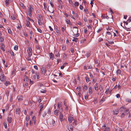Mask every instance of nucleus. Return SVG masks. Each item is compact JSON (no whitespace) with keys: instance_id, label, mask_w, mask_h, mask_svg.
Instances as JSON below:
<instances>
[{"instance_id":"54","label":"nucleus","mask_w":131,"mask_h":131,"mask_svg":"<svg viewBox=\"0 0 131 131\" xmlns=\"http://www.w3.org/2000/svg\"><path fill=\"white\" fill-rule=\"evenodd\" d=\"M62 32H64L65 31V29L63 27H62L61 28Z\"/></svg>"},{"instance_id":"57","label":"nucleus","mask_w":131,"mask_h":131,"mask_svg":"<svg viewBox=\"0 0 131 131\" xmlns=\"http://www.w3.org/2000/svg\"><path fill=\"white\" fill-rule=\"evenodd\" d=\"M79 8L80 9L82 10L83 9V7L81 5H80L79 6Z\"/></svg>"},{"instance_id":"25","label":"nucleus","mask_w":131,"mask_h":131,"mask_svg":"<svg viewBox=\"0 0 131 131\" xmlns=\"http://www.w3.org/2000/svg\"><path fill=\"white\" fill-rule=\"evenodd\" d=\"M16 72V70L15 69H14L12 71L11 74L12 75H15Z\"/></svg>"},{"instance_id":"37","label":"nucleus","mask_w":131,"mask_h":131,"mask_svg":"<svg viewBox=\"0 0 131 131\" xmlns=\"http://www.w3.org/2000/svg\"><path fill=\"white\" fill-rule=\"evenodd\" d=\"M103 89L102 86V85H100L99 87V89L100 91H101Z\"/></svg>"},{"instance_id":"13","label":"nucleus","mask_w":131,"mask_h":131,"mask_svg":"<svg viewBox=\"0 0 131 131\" xmlns=\"http://www.w3.org/2000/svg\"><path fill=\"white\" fill-rule=\"evenodd\" d=\"M5 47V46L3 43L1 44V48L2 50L3 51H5V50L4 49V48Z\"/></svg>"},{"instance_id":"1","label":"nucleus","mask_w":131,"mask_h":131,"mask_svg":"<svg viewBox=\"0 0 131 131\" xmlns=\"http://www.w3.org/2000/svg\"><path fill=\"white\" fill-rule=\"evenodd\" d=\"M28 8V14L30 17H31L32 16L31 13L34 11V8L30 5L29 6Z\"/></svg>"},{"instance_id":"51","label":"nucleus","mask_w":131,"mask_h":131,"mask_svg":"<svg viewBox=\"0 0 131 131\" xmlns=\"http://www.w3.org/2000/svg\"><path fill=\"white\" fill-rule=\"evenodd\" d=\"M108 42L110 44H112L114 43V42L113 41H108Z\"/></svg>"},{"instance_id":"17","label":"nucleus","mask_w":131,"mask_h":131,"mask_svg":"<svg viewBox=\"0 0 131 131\" xmlns=\"http://www.w3.org/2000/svg\"><path fill=\"white\" fill-rule=\"evenodd\" d=\"M41 71L42 74H45V73L46 72V70L45 68H42L41 69Z\"/></svg>"},{"instance_id":"46","label":"nucleus","mask_w":131,"mask_h":131,"mask_svg":"<svg viewBox=\"0 0 131 131\" xmlns=\"http://www.w3.org/2000/svg\"><path fill=\"white\" fill-rule=\"evenodd\" d=\"M51 111L50 108H49L48 109L47 113L49 115L50 114Z\"/></svg>"},{"instance_id":"14","label":"nucleus","mask_w":131,"mask_h":131,"mask_svg":"<svg viewBox=\"0 0 131 131\" xmlns=\"http://www.w3.org/2000/svg\"><path fill=\"white\" fill-rule=\"evenodd\" d=\"M16 114H19L21 112V111L20 110V109L19 108H17L16 109Z\"/></svg>"},{"instance_id":"47","label":"nucleus","mask_w":131,"mask_h":131,"mask_svg":"<svg viewBox=\"0 0 131 131\" xmlns=\"http://www.w3.org/2000/svg\"><path fill=\"white\" fill-rule=\"evenodd\" d=\"M93 102L94 103V104H96L97 103V100L96 99H95L94 100Z\"/></svg>"},{"instance_id":"34","label":"nucleus","mask_w":131,"mask_h":131,"mask_svg":"<svg viewBox=\"0 0 131 131\" xmlns=\"http://www.w3.org/2000/svg\"><path fill=\"white\" fill-rule=\"evenodd\" d=\"M8 33L9 34H10L11 35L12 34V31H11V30L10 29H8Z\"/></svg>"},{"instance_id":"62","label":"nucleus","mask_w":131,"mask_h":131,"mask_svg":"<svg viewBox=\"0 0 131 131\" xmlns=\"http://www.w3.org/2000/svg\"><path fill=\"white\" fill-rule=\"evenodd\" d=\"M129 109H127L126 111H125V112H126V113L127 114H128L129 112Z\"/></svg>"},{"instance_id":"19","label":"nucleus","mask_w":131,"mask_h":131,"mask_svg":"<svg viewBox=\"0 0 131 131\" xmlns=\"http://www.w3.org/2000/svg\"><path fill=\"white\" fill-rule=\"evenodd\" d=\"M98 84L96 83L95 84V86H94V89L95 90L97 91L98 90Z\"/></svg>"},{"instance_id":"45","label":"nucleus","mask_w":131,"mask_h":131,"mask_svg":"<svg viewBox=\"0 0 131 131\" xmlns=\"http://www.w3.org/2000/svg\"><path fill=\"white\" fill-rule=\"evenodd\" d=\"M6 94L7 96H8L9 94V92L8 90H7L6 93Z\"/></svg>"},{"instance_id":"31","label":"nucleus","mask_w":131,"mask_h":131,"mask_svg":"<svg viewBox=\"0 0 131 131\" xmlns=\"http://www.w3.org/2000/svg\"><path fill=\"white\" fill-rule=\"evenodd\" d=\"M10 0H5V2L6 6L8 5L9 4V1Z\"/></svg>"},{"instance_id":"5","label":"nucleus","mask_w":131,"mask_h":131,"mask_svg":"<svg viewBox=\"0 0 131 131\" xmlns=\"http://www.w3.org/2000/svg\"><path fill=\"white\" fill-rule=\"evenodd\" d=\"M63 111V110L61 108V109L60 110V111H59L60 112V115L59 116V119H63V116L62 113V112Z\"/></svg>"},{"instance_id":"50","label":"nucleus","mask_w":131,"mask_h":131,"mask_svg":"<svg viewBox=\"0 0 131 131\" xmlns=\"http://www.w3.org/2000/svg\"><path fill=\"white\" fill-rule=\"evenodd\" d=\"M0 41L1 42H2L4 40V38H3L2 37H0Z\"/></svg>"},{"instance_id":"48","label":"nucleus","mask_w":131,"mask_h":131,"mask_svg":"<svg viewBox=\"0 0 131 131\" xmlns=\"http://www.w3.org/2000/svg\"><path fill=\"white\" fill-rule=\"evenodd\" d=\"M97 81V80L95 79H92V82L93 83H95Z\"/></svg>"},{"instance_id":"38","label":"nucleus","mask_w":131,"mask_h":131,"mask_svg":"<svg viewBox=\"0 0 131 131\" xmlns=\"http://www.w3.org/2000/svg\"><path fill=\"white\" fill-rule=\"evenodd\" d=\"M85 55L87 57H88L90 56V53L88 52Z\"/></svg>"},{"instance_id":"52","label":"nucleus","mask_w":131,"mask_h":131,"mask_svg":"<svg viewBox=\"0 0 131 131\" xmlns=\"http://www.w3.org/2000/svg\"><path fill=\"white\" fill-rule=\"evenodd\" d=\"M46 91V90H42L40 91V92L42 93H45Z\"/></svg>"},{"instance_id":"49","label":"nucleus","mask_w":131,"mask_h":131,"mask_svg":"<svg viewBox=\"0 0 131 131\" xmlns=\"http://www.w3.org/2000/svg\"><path fill=\"white\" fill-rule=\"evenodd\" d=\"M47 115L46 113V112H44L42 115V116L43 117H45Z\"/></svg>"},{"instance_id":"2","label":"nucleus","mask_w":131,"mask_h":131,"mask_svg":"<svg viewBox=\"0 0 131 131\" xmlns=\"http://www.w3.org/2000/svg\"><path fill=\"white\" fill-rule=\"evenodd\" d=\"M50 4L51 6H52V7L51 8V10H49V7H48L47 9H48V11L51 13H53L54 12V10L53 8V7H54V5L51 2H50Z\"/></svg>"},{"instance_id":"16","label":"nucleus","mask_w":131,"mask_h":131,"mask_svg":"<svg viewBox=\"0 0 131 131\" xmlns=\"http://www.w3.org/2000/svg\"><path fill=\"white\" fill-rule=\"evenodd\" d=\"M126 109V108L122 106L120 108V111H124Z\"/></svg>"},{"instance_id":"3","label":"nucleus","mask_w":131,"mask_h":131,"mask_svg":"<svg viewBox=\"0 0 131 131\" xmlns=\"http://www.w3.org/2000/svg\"><path fill=\"white\" fill-rule=\"evenodd\" d=\"M42 20V17L41 16H39V18L38 19V23L39 25H41L42 24V23L41 22V21Z\"/></svg>"},{"instance_id":"30","label":"nucleus","mask_w":131,"mask_h":131,"mask_svg":"<svg viewBox=\"0 0 131 131\" xmlns=\"http://www.w3.org/2000/svg\"><path fill=\"white\" fill-rule=\"evenodd\" d=\"M121 71L120 69H118L116 71V73L117 74H121Z\"/></svg>"},{"instance_id":"8","label":"nucleus","mask_w":131,"mask_h":131,"mask_svg":"<svg viewBox=\"0 0 131 131\" xmlns=\"http://www.w3.org/2000/svg\"><path fill=\"white\" fill-rule=\"evenodd\" d=\"M89 93L90 95L92 93V89L91 86H90L89 88Z\"/></svg>"},{"instance_id":"59","label":"nucleus","mask_w":131,"mask_h":131,"mask_svg":"<svg viewBox=\"0 0 131 131\" xmlns=\"http://www.w3.org/2000/svg\"><path fill=\"white\" fill-rule=\"evenodd\" d=\"M42 110L40 109L39 111V113L38 115L40 116V115L41 114V112Z\"/></svg>"},{"instance_id":"60","label":"nucleus","mask_w":131,"mask_h":131,"mask_svg":"<svg viewBox=\"0 0 131 131\" xmlns=\"http://www.w3.org/2000/svg\"><path fill=\"white\" fill-rule=\"evenodd\" d=\"M125 115V114L124 113H122V114L121 116V117L123 118L124 117V116Z\"/></svg>"},{"instance_id":"61","label":"nucleus","mask_w":131,"mask_h":131,"mask_svg":"<svg viewBox=\"0 0 131 131\" xmlns=\"http://www.w3.org/2000/svg\"><path fill=\"white\" fill-rule=\"evenodd\" d=\"M28 53V56L29 57H30L32 55V52H29Z\"/></svg>"},{"instance_id":"26","label":"nucleus","mask_w":131,"mask_h":131,"mask_svg":"<svg viewBox=\"0 0 131 131\" xmlns=\"http://www.w3.org/2000/svg\"><path fill=\"white\" fill-rule=\"evenodd\" d=\"M58 111L57 110H55L54 111V114L57 115H58Z\"/></svg>"},{"instance_id":"27","label":"nucleus","mask_w":131,"mask_h":131,"mask_svg":"<svg viewBox=\"0 0 131 131\" xmlns=\"http://www.w3.org/2000/svg\"><path fill=\"white\" fill-rule=\"evenodd\" d=\"M27 23L26 24V26L28 27H29V25L30 24V22L29 21L27 20L26 21Z\"/></svg>"},{"instance_id":"18","label":"nucleus","mask_w":131,"mask_h":131,"mask_svg":"<svg viewBox=\"0 0 131 131\" xmlns=\"http://www.w3.org/2000/svg\"><path fill=\"white\" fill-rule=\"evenodd\" d=\"M102 18H103L104 19H108L109 18L108 17V16H106V15H102Z\"/></svg>"},{"instance_id":"44","label":"nucleus","mask_w":131,"mask_h":131,"mask_svg":"<svg viewBox=\"0 0 131 131\" xmlns=\"http://www.w3.org/2000/svg\"><path fill=\"white\" fill-rule=\"evenodd\" d=\"M103 40V39L102 38H99L98 41L99 42H100L102 41Z\"/></svg>"},{"instance_id":"24","label":"nucleus","mask_w":131,"mask_h":131,"mask_svg":"<svg viewBox=\"0 0 131 131\" xmlns=\"http://www.w3.org/2000/svg\"><path fill=\"white\" fill-rule=\"evenodd\" d=\"M27 51L28 53L32 52V50L30 47H29L28 48V50H27Z\"/></svg>"},{"instance_id":"55","label":"nucleus","mask_w":131,"mask_h":131,"mask_svg":"<svg viewBox=\"0 0 131 131\" xmlns=\"http://www.w3.org/2000/svg\"><path fill=\"white\" fill-rule=\"evenodd\" d=\"M36 77H37V79H39V76L38 75V74H37V72H36Z\"/></svg>"},{"instance_id":"41","label":"nucleus","mask_w":131,"mask_h":131,"mask_svg":"<svg viewBox=\"0 0 131 131\" xmlns=\"http://www.w3.org/2000/svg\"><path fill=\"white\" fill-rule=\"evenodd\" d=\"M10 84V82H9L8 81V82L6 81L5 83V84L6 86H7L8 84Z\"/></svg>"},{"instance_id":"42","label":"nucleus","mask_w":131,"mask_h":131,"mask_svg":"<svg viewBox=\"0 0 131 131\" xmlns=\"http://www.w3.org/2000/svg\"><path fill=\"white\" fill-rule=\"evenodd\" d=\"M74 5L75 6H78L79 5V3L77 2H75L74 3Z\"/></svg>"},{"instance_id":"23","label":"nucleus","mask_w":131,"mask_h":131,"mask_svg":"<svg viewBox=\"0 0 131 131\" xmlns=\"http://www.w3.org/2000/svg\"><path fill=\"white\" fill-rule=\"evenodd\" d=\"M85 79L86 81L87 82H88L90 81L89 78L88 77L86 76L85 77Z\"/></svg>"},{"instance_id":"36","label":"nucleus","mask_w":131,"mask_h":131,"mask_svg":"<svg viewBox=\"0 0 131 131\" xmlns=\"http://www.w3.org/2000/svg\"><path fill=\"white\" fill-rule=\"evenodd\" d=\"M18 46L17 45H16L14 47V49L15 50H17L18 49Z\"/></svg>"},{"instance_id":"39","label":"nucleus","mask_w":131,"mask_h":131,"mask_svg":"<svg viewBox=\"0 0 131 131\" xmlns=\"http://www.w3.org/2000/svg\"><path fill=\"white\" fill-rule=\"evenodd\" d=\"M66 21L67 23L68 24L70 23V20L68 19H67Z\"/></svg>"},{"instance_id":"53","label":"nucleus","mask_w":131,"mask_h":131,"mask_svg":"<svg viewBox=\"0 0 131 131\" xmlns=\"http://www.w3.org/2000/svg\"><path fill=\"white\" fill-rule=\"evenodd\" d=\"M29 119V117L28 116H27L26 117V121H27L28 122V121Z\"/></svg>"},{"instance_id":"64","label":"nucleus","mask_w":131,"mask_h":131,"mask_svg":"<svg viewBox=\"0 0 131 131\" xmlns=\"http://www.w3.org/2000/svg\"><path fill=\"white\" fill-rule=\"evenodd\" d=\"M112 80L114 81H115L116 80V77L115 78H113L112 77Z\"/></svg>"},{"instance_id":"56","label":"nucleus","mask_w":131,"mask_h":131,"mask_svg":"<svg viewBox=\"0 0 131 131\" xmlns=\"http://www.w3.org/2000/svg\"><path fill=\"white\" fill-rule=\"evenodd\" d=\"M25 79L27 81H28L29 79L28 77L27 76H25Z\"/></svg>"},{"instance_id":"9","label":"nucleus","mask_w":131,"mask_h":131,"mask_svg":"<svg viewBox=\"0 0 131 131\" xmlns=\"http://www.w3.org/2000/svg\"><path fill=\"white\" fill-rule=\"evenodd\" d=\"M57 104L58 108L60 110V111L61 108L62 109V108L61 107L62 105V103L61 102H60V103H58Z\"/></svg>"},{"instance_id":"4","label":"nucleus","mask_w":131,"mask_h":131,"mask_svg":"<svg viewBox=\"0 0 131 131\" xmlns=\"http://www.w3.org/2000/svg\"><path fill=\"white\" fill-rule=\"evenodd\" d=\"M78 30L75 29L74 30V32H73V34H74L76 37H78L79 36V34L78 33Z\"/></svg>"},{"instance_id":"6","label":"nucleus","mask_w":131,"mask_h":131,"mask_svg":"<svg viewBox=\"0 0 131 131\" xmlns=\"http://www.w3.org/2000/svg\"><path fill=\"white\" fill-rule=\"evenodd\" d=\"M68 119L69 122L71 123L72 121L73 120V117L72 116H69L68 117Z\"/></svg>"},{"instance_id":"22","label":"nucleus","mask_w":131,"mask_h":131,"mask_svg":"<svg viewBox=\"0 0 131 131\" xmlns=\"http://www.w3.org/2000/svg\"><path fill=\"white\" fill-rule=\"evenodd\" d=\"M113 113L114 115H117L118 113V111H113Z\"/></svg>"},{"instance_id":"32","label":"nucleus","mask_w":131,"mask_h":131,"mask_svg":"<svg viewBox=\"0 0 131 131\" xmlns=\"http://www.w3.org/2000/svg\"><path fill=\"white\" fill-rule=\"evenodd\" d=\"M84 11L86 14H88L89 13L88 11L86 8L84 9Z\"/></svg>"},{"instance_id":"28","label":"nucleus","mask_w":131,"mask_h":131,"mask_svg":"<svg viewBox=\"0 0 131 131\" xmlns=\"http://www.w3.org/2000/svg\"><path fill=\"white\" fill-rule=\"evenodd\" d=\"M62 47L63 50H65L66 49V46L64 45H62Z\"/></svg>"},{"instance_id":"21","label":"nucleus","mask_w":131,"mask_h":131,"mask_svg":"<svg viewBox=\"0 0 131 131\" xmlns=\"http://www.w3.org/2000/svg\"><path fill=\"white\" fill-rule=\"evenodd\" d=\"M78 40V39L76 37H74L73 39L72 40V41L76 42H77Z\"/></svg>"},{"instance_id":"63","label":"nucleus","mask_w":131,"mask_h":131,"mask_svg":"<svg viewBox=\"0 0 131 131\" xmlns=\"http://www.w3.org/2000/svg\"><path fill=\"white\" fill-rule=\"evenodd\" d=\"M105 130H106L107 131H109L110 130V129L109 127H107L105 128Z\"/></svg>"},{"instance_id":"43","label":"nucleus","mask_w":131,"mask_h":131,"mask_svg":"<svg viewBox=\"0 0 131 131\" xmlns=\"http://www.w3.org/2000/svg\"><path fill=\"white\" fill-rule=\"evenodd\" d=\"M37 30L40 33H42V30L40 29L37 28Z\"/></svg>"},{"instance_id":"40","label":"nucleus","mask_w":131,"mask_h":131,"mask_svg":"<svg viewBox=\"0 0 131 131\" xmlns=\"http://www.w3.org/2000/svg\"><path fill=\"white\" fill-rule=\"evenodd\" d=\"M51 66V65L50 64L48 63L47 66V68H49Z\"/></svg>"},{"instance_id":"12","label":"nucleus","mask_w":131,"mask_h":131,"mask_svg":"<svg viewBox=\"0 0 131 131\" xmlns=\"http://www.w3.org/2000/svg\"><path fill=\"white\" fill-rule=\"evenodd\" d=\"M17 99L18 101L20 102L23 100V97L21 96H18L17 97Z\"/></svg>"},{"instance_id":"11","label":"nucleus","mask_w":131,"mask_h":131,"mask_svg":"<svg viewBox=\"0 0 131 131\" xmlns=\"http://www.w3.org/2000/svg\"><path fill=\"white\" fill-rule=\"evenodd\" d=\"M7 121L9 123H10L12 121V118L11 117H8L7 118Z\"/></svg>"},{"instance_id":"10","label":"nucleus","mask_w":131,"mask_h":131,"mask_svg":"<svg viewBox=\"0 0 131 131\" xmlns=\"http://www.w3.org/2000/svg\"><path fill=\"white\" fill-rule=\"evenodd\" d=\"M68 129L69 131H73V127L72 126L69 125L68 127Z\"/></svg>"},{"instance_id":"20","label":"nucleus","mask_w":131,"mask_h":131,"mask_svg":"<svg viewBox=\"0 0 131 131\" xmlns=\"http://www.w3.org/2000/svg\"><path fill=\"white\" fill-rule=\"evenodd\" d=\"M52 124L53 126H55L56 124L55 121L53 119H52L51 121V125Z\"/></svg>"},{"instance_id":"29","label":"nucleus","mask_w":131,"mask_h":131,"mask_svg":"<svg viewBox=\"0 0 131 131\" xmlns=\"http://www.w3.org/2000/svg\"><path fill=\"white\" fill-rule=\"evenodd\" d=\"M87 86L86 85H84L83 87V90H85L87 89Z\"/></svg>"},{"instance_id":"33","label":"nucleus","mask_w":131,"mask_h":131,"mask_svg":"<svg viewBox=\"0 0 131 131\" xmlns=\"http://www.w3.org/2000/svg\"><path fill=\"white\" fill-rule=\"evenodd\" d=\"M109 87L107 88L106 89L105 93L106 94H107L108 92L109 91Z\"/></svg>"},{"instance_id":"15","label":"nucleus","mask_w":131,"mask_h":131,"mask_svg":"<svg viewBox=\"0 0 131 131\" xmlns=\"http://www.w3.org/2000/svg\"><path fill=\"white\" fill-rule=\"evenodd\" d=\"M5 79V76L4 75H3L1 76L0 79L2 81H4Z\"/></svg>"},{"instance_id":"35","label":"nucleus","mask_w":131,"mask_h":131,"mask_svg":"<svg viewBox=\"0 0 131 131\" xmlns=\"http://www.w3.org/2000/svg\"><path fill=\"white\" fill-rule=\"evenodd\" d=\"M125 101L127 102H131V100L129 99L126 98L125 99Z\"/></svg>"},{"instance_id":"58","label":"nucleus","mask_w":131,"mask_h":131,"mask_svg":"<svg viewBox=\"0 0 131 131\" xmlns=\"http://www.w3.org/2000/svg\"><path fill=\"white\" fill-rule=\"evenodd\" d=\"M67 101L66 100H65L64 102H63V103H64V105L65 106H67Z\"/></svg>"},{"instance_id":"7","label":"nucleus","mask_w":131,"mask_h":131,"mask_svg":"<svg viewBox=\"0 0 131 131\" xmlns=\"http://www.w3.org/2000/svg\"><path fill=\"white\" fill-rule=\"evenodd\" d=\"M49 58L50 59H51L52 60H53L54 58V54L52 52L50 53H49Z\"/></svg>"}]
</instances>
